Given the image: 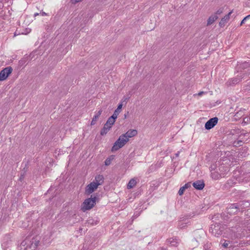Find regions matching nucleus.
I'll return each mask as SVG.
<instances>
[{
    "label": "nucleus",
    "instance_id": "42",
    "mask_svg": "<svg viewBox=\"0 0 250 250\" xmlns=\"http://www.w3.org/2000/svg\"><path fill=\"white\" fill-rule=\"evenodd\" d=\"M162 250H166V249H164V248H161Z\"/></svg>",
    "mask_w": 250,
    "mask_h": 250
},
{
    "label": "nucleus",
    "instance_id": "12",
    "mask_svg": "<svg viewBox=\"0 0 250 250\" xmlns=\"http://www.w3.org/2000/svg\"><path fill=\"white\" fill-rule=\"evenodd\" d=\"M95 183L99 186L102 185L104 182V178L102 175H97L95 177Z\"/></svg>",
    "mask_w": 250,
    "mask_h": 250
},
{
    "label": "nucleus",
    "instance_id": "17",
    "mask_svg": "<svg viewBox=\"0 0 250 250\" xmlns=\"http://www.w3.org/2000/svg\"><path fill=\"white\" fill-rule=\"evenodd\" d=\"M137 184L136 181L135 179H131L128 182L127 188L128 189H131L134 188Z\"/></svg>",
    "mask_w": 250,
    "mask_h": 250
},
{
    "label": "nucleus",
    "instance_id": "11",
    "mask_svg": "<svg viewBox=\"0 0 250 250\" xmlns=\"http://www.w3.org/2000/svg\"><path fill=\"white\" fill-rule=\"evenodd\" d=\"M225 173L223 172H219L218 169H216V171L214 172H211V176L212 179L214 180H217L220 178L222 177H224Z\"/></svg>",
    "mask_w": 250,
    "mask_h": 250
},
{
    "label": "nucleus",
    "instance_id": "20",
    "mask_svg": "<svg viewBox=\"0 0 250 250\" xmlns=\"http://www.w3.org/2000/svg\"><path fill=\"white\" fill-rule=\"evenodd\" d=\"M167 244H170L173 246H176L177 242L174 239H169L167 241Z\"/></svg>",
    "mask_w": 250,
    "mask_h": 250
},
{
    "label": "nucleus",
    "instance_id": "29",
    "mask_svg": "<svg viewBox=\"0 0 250 250\" xmlns=\"http://www.w3.org/2000/svg\"><path fill=\"white\" fill-rule=\"evenodd\" d=\"M229 244V241H225V242L222 244V246L225 248H227L228 247Z\"/></svg>",
    "mask_w": 250,
    "mask_h": 250
},
{
    "label": "nucleus",
    "instance_id": "15",
    "mask_svg": "<svg viewBox=\"0 0 250 250\" xmlns=\"http://www.w3.org/2000/svg\"><path fill=\"white\" fill-rule=\"evenodd\" d=\"M116 119L117 118H115V117H114L112 115L107 119V121H106V123L105 124H107L108 125H109L111 127H112V125L114 124Z\"/></svg>",
    "mask_w": 250,
    "mask_h": 250
},
{
    "label": "nucleus",
    "instance_id": "24",
    "mask_svg": "<svg viewBox=\"0 0 250 250\" xmlns=\"http://www.w3.org/2000/svg\"><path fill=\"white\" fill-rule=\"evenodd\" d=\"M223 11H224V8L223 7H221L216 11V13L214 14L216 15H220V14H222L223 12Z\"/></svg>",
    "mask_w": 250,
    "mask_h": 250
},
{
    "label": "nucleus",
    "instance_id": "7",
    "mask_svg": "<svg viewBox=\"0 0 250 250\" xmlns=\"http://www.w3.org/2000/svg\"><path fill=\"white\" fill-rule=\"evenodd\" d=\"M98 186L93 181L89 184L85 188V193L89 195L93 193L97 188Z\"/></svg>",
    "mask_w": 250,
    "mask_h": 250
},
{
    "label": "nucleus",
    "instance_id": "31",
    "mask_svg": "<svg viewBox=\"0 0 250 250\" xmlns=\"http://www.w3.org/2000/svg\"><path fill=\"white\" fill-rule=\"evenodd\" d=\"M102 109H100V110H99L95 114V116L97 117V118H99V117H100V116L101 115L102 113Z\"/></svg>",
    "mask_w": 250,
    "mask_h": 250
},
{
    "label": "nucleus",
    "instance_id": "16",
    "mask_svg": "<svg viewBox=\"0 0 250 250\" xmlns=\"http://www.w3.org/2000/svg\"><path fill=\"white\" fill-rule=\"evenodd\" d=\"M218 19V16L215 14L210 16L208 20L207 24L210 25Z\"/></svg>",
    "mask_w": 250,
    "mask_h": 250
},
{
    "label": "nucleus",
    "instance_id": "39",
    "mask_svg": "<svg viewBox=\"0 0 250 250\" xmlns=\"http://www.w3.org/2000/svg\"><path fill=\"white\" fill-rule=\"evenodd\" d=\"M39 14H39V13H35V14H34V16H35V17H36V16H38V15H39Z\"/></svg>",
    "mask_w": 250,
    "mask_h": 250
},
{
    "label": "nucleus",
    "instance_id": "23",
    "mask_svg": "<svg viewBox=\"0 0 250 250\" xmlns=\"http://www.w3.org/2000/svg\"><path fill=\"white\" fill-rule=\"evenodd\" d=\"M98 119V118H97V117L94 116L93 117L92 120L91 121V125H94L96 124Z\"/></svg>",
    "mask_w": 250,
    "mask_h": 250
},
{
    "label": "nucleus",
    "instance_id": "33",
    "mask_svg": "<svg viewBox=\"0 0 250 250\" xmlns=\"http://www.w3.org/2000/svg\"><path fill=\"white\" fill-rule=\"evenodd\" d=\"M3 7V4L2 1L0 0V10L2 9Z\"/></svg>",
    "mask_w": 250,
    "mask_h": 250
},
{
    "label": "nucleus",
    "instance_id": "41",
    "mask_svg": "<svg viewBox=\"0 0 250 250\" xmlns=\"http://www.w3.org/2000/svg\"><path fill=\"white\" fill-rule=\"evenodd\" d=\"M124 116H125V118H126L127 117V114H125Z\"/></svg>",
    "mask_w": 250,
    "mask_h": 250
},
{
    "label": "nucleus",
    "instance_id": "10",
    "mask_svg": "<svg viewBox=\"0 0 250 250\" xmlns=\"http://www.w3.org/2000/svg\"><path fill=\"white\" fill-rule=\"evenodd\" d=\"M137 134V131L136 129H129L125 133L122 134L124 138L128 139L136 136Z\"/></svg>",
    "mask_w": 250,
    "mask_h": 250
},
{
    "label": "nucleus",
    "instance_id": "5",
    "mask_svg": "<svg viewBox=\"0 0 250 250\" xmlns=\"http://www.w3.org/2000/svg\"><path fill=\"white\" fill-rule=\"evenodd\" d=\"M13 70L11 66L5 67L0 72V81L5 80L12 73Z\"/></svg>",
    "mask_w": 250,
    "mask_h": 250
},
{
    "label": "nucleus",
    "instance_id": "34",
    "mask_svg": "<svg viewBox=\"0 0 250 250\" xmlns=\"http://www.w3.org/2000/svg\"><path fill=\"white\" fill-rule=\"evenodd\" d=\"M82 0H71L72 2L73 3H77V2H78L79 1H81Z\"/></svg>",
    "mask_w": 250,
    "mask_h": 250
},
{
    "label": "nucleus",
    "instance_id": "4",
    "mask_svg": "<svg viewBox=\"0 0 250 250\" xmlns=\"http://www.w3.org/2000/svg\"><path fill=\"white\" fill-rule=\"evenodd\" d=\"M224 227L218 223L212 224L209 229V232L216 237H218L222 234Z\"/></svg>",
    "mask_w": 250,
    "mask_h": 250
},
{
    "label": "nucleus",
    "instance_id": "3",
    "mask_svg": "<svg viewBox=\"0 0 250 250\" xmlns=\"http://www.w3.org/2000/svg\"><path fill=\"white\" fill-rule=\"evenodd\" d=\"M39 243V241L36 240L35 238H32L31 240L26 239L21 243V246L25 247L26 246L24 249H27L29 248L32 250H35L38 247Z\"/></svg>",
    "mask_w": 250,
    "mask_h": 250
},
{
    "label": "nucleus",
    "instance_id": "18",
    "mask_svg": "<svg viewBox=\"0 0 250 250\" xmlns=\"http://www.w3.org/2000/svg\"><path fill=\"white\" fill-rule=\"evenodd\" d=\"M122 106H123V104H120L118 105L117 108L114 111V113L113 114L112 116H113L114 117H115V118H117L118 115L121 112V110L122 108Z\"/></svg>",
    "mask_w": 250,
    "mask_h": 250
},
{
    "label": "nucleus",
    "instance_id": "28",
    "mask_svg": "<svg viewBox=\"0 0 250 250\" xmlns=\"http://www.w3.org/2000/svg\"><path fill=\"white\" fill-rule=\"evenodd\" d=\"M199 234L201 236L204 235V232L201 230H197L195 232V234Z\"/></svg>",
    "mask_w": 250,
    "mask_h": 250
},
{
    "label": "nucleus",
    "instance_id": "27",
    "mask_svg": "<svg viewBox=\"0 0 250 250\" xmlns=\"http://www.w3.org/2000/svg\"><path fill=\"white\" fill-rule=\"evenodd\" d=\"M250 18V14L247 16L246 17H245L243 20L241 21L240 25H242L243 23H245L246 20L249 19Z\"/></svg>",
    "mask_w": 250,
    "mask_h": 250
},
{
    "label": "nucleus",
    "instance_id": "8",
    "mask_svg": "<svg viewBox=\"0 0 250 250\" xmlns=\"http://www.w3.org/2000/svg\"><path fill=\"white\" fill-rule=\"evenodd\" d=\"M238 209L239 207L237 204H232L227 208V212L230 214H235L237 212Z\"/></svg>",
    "mask_w": 250,
    "mask_h": 250
},
{
    "label": "nucleus",
    "instance_id": "2",
    "mask_svg": "<svg viewBox=\"0 0 250 250\" xmlns=\"http://www.w3.org/2000/svg\"><path fill=\"white\" fill-rule=\"evenodd\" d=\"M128 141V139L124 138V135H121L117 140L114 143L113 146L111 148V151L114 152L118 150L120 148L123 147Z\"/></svg>",
    "mask_w": 250,
    "mask_h": 250
},
{
    "label": "nucleus",
    "instance_id": "22",
    "mask_svg": "<svg viewBox=\"0 0 250 250\" xmlns=\"http://www.w3.org/2000/svg\"><path fill=\"white\" fill-rule=\"evenodd\" d=\"M228 169L227 167H225L224 166H220L219 167L218 170L219 171V172H223L224 173L225 171Z\"/></svg>",
    "mask_w": 250,
    "mask_h": 250
},
{
    "label": "nucleus",
    "instance_id": "36",
    "mask_svg": "<svg viewBox=\"0 0 250 250\" xmlns=\"http://www.w3.org/2000/svg\"><path fill=\"white\" fill-rule=\"evenodd\" d=\"M204 93H205V92H203V91H201V92H200L199 93H198V95L199 96H201V95H202V94H203Z\"/></svg>",
    "mask_w": 250,
    "mask_h": 250
},
{
    "label": "nucleus",
    "instance_id": "14",
    "mask_svg": "<svg viewBox=\"0 0 250 250\" xmlns=\"http://www.w3.org/2000/svg\"><path fill=\"white\" fill-rule=\"evenodd\" d=\"M111 128V127L110 126L108 125L107 124H105L103 128L101 130V135L103 136L106 134Z\"/></svg>",
    "mask_w": 250,
    "mask_h": 250
},
{
    "label": "nucleus",
    "instance_id": "13",
    "mask_svg": "<svg viewBox=\"0 0 250 250\" xmlns=\"http://www.w3.org/2000/svg\"><path fill=\"white\" fill-rule=\"evenodd\" d=\"M232 11H230L228 14L226 15L224 18H222L219 22V25L221 27L224 26L226 23L229 21L230 18V15L232 13Z\"/></svg>",
    "mask_w": 250,
    "mask_h": 250
},
{
    "label": "nucleus",
    "instance_id": "19",
    "mask_svg": "<svg viewBox=\"0 0 250 250\" xmlns=\"http://www.w3.org/2000/svg\"><path fill=\"white\" fill-rule=\"evenodd\" d=\"M250 66V63L248 62H245L240 63L239 68L242 69H245Z\"/></svg>",
    "mask_w": 250,
    "mask_h": 250
},
{
    "label": "nucleus",
    "instance_id": "30",
    "mask_svg": "<svg viewBox=\"0 0 250 250\" xmlns=\"http://www.w3.org/2000/svg\"><path fill=\"white\" fill-rule=\"evenodd\" d=\"M186 223H180L179 224V227L180 229H184L186 226Z\"/></svg>",
    "mask_w": 250,
    "mask_h": 250
},
{
    "label": "nucleus",
    "instance_id": "9",
    "mask_svg": "<svg viewBox=\"0 0 250 250\" xmlns=\"http://www.w3.org/2000/svg\"><path fill=\"white\" fill-rule=\"evenodd\" d=\"M193 187L198 190L202 189L205 187V183L203 180H197L192 184Z\"/></svg>",
    "mask_w": 250,
    "mask_h": 250
},
{
    "label": "nucleus",
    "instance_id": "21",
    "mask_svg": "<svg viewBox=\"0 0 250 250\" xmlns=\"http://www.w3.org/2000/svg\"><path fill=\"white\" fill-rule=\"evenodd\" d=\"M240 79L234 78L231 81H228V84H235L238 83L240 81Z\"/></svg>",
    "mask_w": 250,
    "mask_h": 250
},
{
    "label": "nucleus",
    "instance_id": "37",
    "mask_svg": "<svg viewBox=\"0 0 250 250\" xmlns=\"http://www.w3.org/2000/svg\"><path fill=\"white\" fill-rule=\"evenodd\" d=\"M179 154H180V151H178L176 154H175V157H178L179 155Z\"/></svg>",
    "mask_w": 250,
    "mask_h": 250
},
{
    "label": "nucleus",
    "instance_id": "6",
    "mask_svg": "<svg viewBox=\"0 0 250 250\" xmlns=\"http://www.w3.org/2000/svg\"><path fill=\"white\" fill-rule=\"evenodd\" d=\"M218 121V119L217 117H213L210 119L205 124V128L207 130L212 128L217 124Z\"/></svg>",
    "mask_w": 250,
    "mask_h": 250
},
{
    "label": "nucleus",
    "instance_id": "40",
    "mask_svg": "<svg viewBox=\"0 0 250 250\" xmlns=\"http://www.w3.org/2000/svg\"><path fill=\"white\" fill-rule=\"evenodd\" d=\"M210 168H211V170H211V171L214 169V167H212V166H211V167H210Z\"/></svg>",
    "mask_w": 250,
    "mask_h": 250
},
{
    "label": "nucleus",
    "instance_id": "26",
    "mask_svg": "<svg viewBox=\"0 0 250 250\" xmlns=\"http://www.w3.org/2000/svg\"><path fill=\"white\" fill-rule=\"evenodd\" d=\"M185 190V189H184V188H183V187H182L181 188H180L178 191L179 195H183Z\"/></svg>",
    "mask_w": 250,
    "mask_h": 250
},
{
    "label": "nucleus",
    "instance_id": "43",
    "mask_svg": "<svg viewBox=\"0 0 250 250\" xmlns=\"http://www.w3.org/2000/svg\"><path fill=\"white\" fill-rule=\"evenodd\" d=\"M248 75H250V72H249Z\"/></svg>",
    "mask_w": 250,
    "mask_h": 250
},
{
    "label": "nucleus",
    "instance_id": "35",
    "mask_svg": "<svg viewBox=\"0 0 250 250\" xmlns=\"http://www.w3.org/2000/svg\"><path fill=\"white\" fill-rule=\"evenodd\" d=\"M40 14H41L42 16L47 15V14L46 13H45L44 12H41Z\"/></svg>",
    "mask_w": 250,
    "mask_h": 250
},
{
    "label": "nucleus",
    "instance_id": "25",
    "mask_svg": "<svg viewBox=\"0 0 250 250\" xmlns=\"http://www.w3.org/2000/svg\"><path fill=\"white\" fill-rule=\"evenodd\" d=\"M111 160L110 158H107L104 161V165L106 166H109L111 164Z\"/></svg>",
    "mask_w": 250,
    "mask_h": 250
},
{
    "label": "nucleus",
    "instance_id": "32",
    "mask_svg": "<svg viewBox=\"0 0 250 250\" xmlns=\"http://www.w3.org/2000/svg\"><path fill=\"white\" fill-rule=\"evenodd\" d=\"M190 183H187L183 187V188H184V189H187L188 188L190 187Z\"/></svg>",
    "mask_w": 250,
    "mask_h": 250
},
{
    "label": "nucleus",
    "instance_id": "38",
    "mask_svg": "<svg viewBox=\"0 0 250 250\" xmlns=\"http://www.w3.org/2000/svg\"><path fill=\"white\" fill-rule=\"evenodd\" d=\"M25 167L23 168V169L24 170V171L23 173V174L21 175V176H23L24 173H25V172H26V170H25Z\"/></svg>",
    "mask_w": 250,
    "mask_h": 250
},
{
    "label": "nucleus",
    "instance_id": "1",
    "mask_svg": "<svg viewBox=\"0 0 250 250\" xmlns=\"http://www.w3.org/2000/svg\"><path fill=\"white\" fill-rule=\"evenodd\" d=\"M92 196L91 195V198L85 199L82 204L81 210L85 212L87 210L91 209L96 204V197L94 196L93 198H92Z\"/></svg>",
    "mask_w": 250,
    "mask_h": 250
}]
</instances>
